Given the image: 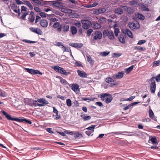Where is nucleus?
<instances>
[{"label":"nucleus","mask_w":160,"mask_h":160,"mask_svg":"<svg viewBox=\"0 0 160 160\" xmlns=\"http://www.w3.org/2000/svg\"><path fill=\"white\" fill-rule=\"evenodd\" d=\"M1 113L5 116L8 120L11 121H14L20 122H23L25 123H28L29 124H32V122L28 119L26 118H17L12 117L9 114L7 113L4 110H1Z\"/></svg>","instance_id":"obj_1"},{"label":"nucleus","mask_w":160,"mask_h":160,"mask_svg":"<svg viewBox=\"0 0 160 160\" xmlns=\"http://www.w3.org/2000/svg\"><path fill=\"white\" fill-rule=\"evenodd\" d=\"M48 103V102L45 98H38L36 100H33L32 106L40 107L45 106Z\"/></svg>","instance_id":"obj_2"},{"label":"nucleus","mask_w":160,"mask_h":160,"mask_svg":"<svg viewBox=\"0 0 160 160\" xmlns=\"http://www.w3.org/2000/svg\"><path fill=\"white\" fill-rule=\"evenodd\" d=\"M52 68L56 72L65 75H68L71 73L70 72H67L63 68L59 67L58 66H53Z\"/></svg>","instance_id":"obj_3"},{"label":"nucleus","mask_w":160,"mask_h":160,"mask_svg":"<svg viewBox=\"0 0 160 160\" xmlns=\"http://www.w3.org/2000/svg\"><path fill=\"white\" fill-rule=\"evenodd\" d=\"M107 96H108V97L105 99V102L106 103H108L111 102L113 99L112 96L111 94L107 93H104L100 95V97L102 99L104 100V98Z\"/></svg>","instance_id":"obj_4"},{"label":"nucleus","mask_w":160,"mask_h":160,"mask_svg":"<svg viewBox=\"0 0 160 160\" xmlns=\"http://www.w3.org/2000/svg\"><path fill=\"white\" fill-rule=\"evenodd\" d=\"M103 35L104 37L107 36H108L109 38L111 40L114 39V38L113 32L108 30H105L103 31Z\"/></svg>","instance_id":"obj_5"},{"label":"nucleus","mask_w":160,"mask_h":160,"mask_svg":"<svg viewBox=\"0 0 160 160\" xmlns=\"http://www.w3.org/2000/svg\"><path fill=\"white\" fill-rule=\"evenodd\" d=\"M129 27L132 30H136L140 28V25L137 22H132L128 23Z\"/></svg>","instance_id":"obj_6"},{"label":"nucleus","mask_w":160,"mask_h":160,"mask_svg":"<svg viewBox=\"0 0 160 160\" xmlns=\"http://www.w3.org/2000/svg\"><path fill=\"white\" fill-rule=\"evenodd\" d=\"M21 12L22 14L21 17V18L23 20L25 19L26 17L28 14V11L27 10V8L24 6H22L21 7Z\"/></svg>","instance_id":"obj_7"},{"label":"nucleus","mask_w":160,"mask_h":160,"mask_svg":"<svg viewBox=\"0 0 160 160\" xmlns=\"http://www.w3.org/2000/svg\"><path fill=\"white\" fill-rule=\"evenodd\" d=\"M25 69L28 72L32 75H35L37 74H39L40 75H42V73L40 72L39 70H34L32 69L25 68Z\"/></svg>","instance_id":"obj_8"},{"label":"nucleus","mask_w":160,"mask_h":160,"mask_svg":"<svg viewBox=\"0 0 160 160\" xmlns=\"http://www.w3.org/2000/svg\"><path fill=\"white\" fill-rule=\"evenodd\" d=\"M93 39L97 40L98 39H100L102 37V34L100 31H95L92 34Z\"/></svg>","instance_id":"obj_9"},{"label":"nucleus","mask_w":160,"mask_h":160,"mask_svg":"<svg viewBox=\"0 0 160 160\" xmlns=\"http://www.w3.org/2000/svg\"><path fill=\"white\" fill-rule=\"evenodd\" d=\"M30 30L32 32H34L38 34L41 35L42 34V32L41 30L38 28H30Z\"/></svg>","instance_id":"obj_10"},{"label":"nucleus","mask_w":160,"mask_h":160,"mask_svg":"<svg viewBox=\"0 0 160 160\" xmlns=\"http://www.w3.org/2000/svg\"><path fill=\"white\" fill-rule=\"evenodd\" d=\"M150 90L152 93H154L155 92L156 85L155 81L152 82L150 85Z\"/></svg>","instance_id":"obj_11"},{"label":"nucleus","mask_w":160,"mask_h":160,"mask_svg":"<svg viewBox=\"0 0 160 160\" xmlns=\"http://www.w3.org/2000/svg\"><path fill=\"white\" fill-rule=\"evenodd\" d=\"M59 1H56L55 2L53 1L52 4L56 7L60 8H62L63 6V4L62 2H59Z\"/></svg>","instance_id":"obj_12"},{"label":"nucleus","mask_w":160,"mask_h":160,"mask_svg":"<svg viewBox=\"0 0 160 160\" xmlns=\"http://www.w3.org/2000/svg\"><path fill=\"white\" fill-rule=\"evenodd\" d=\"M69 85L71 89L74 92L78 91L79 89V85L76 83L72 84Z\"/></svg>","instance_id":"obj_13"},{"label":"nucleus","mask_w":160,"mask_h":160,"mask_svg":"<svg viewBox=\"0 0 160 160\" xmlns=\"http://www.w3.org/2000/svg\"><path fill=\"white\" fill-rule=\"evenodd\" d=\"M40 25L43 28H46L47 27L48 23L47 21L44 19L41 20L39 22Z\"/></svg>","instance_id":"obj_14"},{"label":"nucleus","mask_w":160,"mask_h":160,"mask_svg":"<svg viewBox=\"0 0 160 160\" xmlns=\"http://www.w3.org/2000/svg\"><path fill=\"white\" fill-rule=\"evenodd\" d=\"M106 11V10L105 8H99L98 9H97L94 11L93 13L96 15H98L99 14L105 12Z\"/></svg>","instance_id":"obj_15"},{"label":"nucleus","mask_w":160,"mask_h":160,"mask_svg":"<svg viewBox=\"0 0 160 160\" xmlns=\"http://www.w3.org/2000/svg\"><path fill=\"white\" fill-rule=\"evenodd\" d=\"M53 112L56 114L55 115L54 119L57 120L60 118L61 117L60 115L58 114V111L57 109H56L55 107H53Z\"/></svg>","instance_id":"obj_16"},{"label":"nucleus","mask_w":160,"mask_h":160,"mask_svg":"<svg viewBox=\"0 0 160 160\" xmlns=\"http://www.w3.org/2000/svg\"><path fill=\"white\" fill-rule=\"evenodd\" d=\"M78 75L80 77L82 78H87V73L84 72L80 70H77Z\"/></svg>","instance_id":"obj_17"},{"label":"nucleus","mask_w":160,"mask_h":160,"mask_svg":"<svg viewBox=\"0 0 160 160\" xmlns=\"http://www.w3.org/2000/svg\"><path fill=\"white\" fill-rule=\"evenodd\" d=\"M69 45L76 48H80L83 46L82 44L78 43H70Z\"/></svg>","instance_id":"obj_18"},{"label":"nucleus","mask_w":160,"mask_h":160,"mask_svg":"<svg viewBox=\"0 0 160 160\" xmlns=\"http://www.w3.org/2000/svg\"><path fill=\"white\" fill-rule=\"evenodd\" d=\"M124 74L122 71L118 72L117 75L114 76V78L117 79L121 78L123 76Z\"/></svg>","instance_id":"obj_19"},{"label":"nucleus","mask_w":160,"mask_h":160,"mask_svg":"<svg viewBox=\"0 0 160 160\" xmlns=\"http://www.w3.org/2000/svg\"><path fill=\"white\" fill-rule=\"evenodd\" d=\"M115 13L116 14L121 15L123 13V9L120 8H118L115 9Z\"/></svg>","instance_id":"obj_20"},{"label":"nucleus","mask_w":160,"mask_h":160,"mask_svg":"<svg viewBox=\"0 0 160 160\" xmlns=\"http://www.w3.org/2000/svg\"><path fill=\"white\" fill-rule=\"evenodd\" d=\"M26 104L32 106L33 100L32 99L26 98L24 99Z\"/></svg>","instance_id":"obj_21"},{"label":"nucleus","mask_w":160,"mask_h":160,"mask_svg":"<svg viewBox=\"0 0 160 160\" xmlns=\"http://www.w3.org/2000/svg\"><path fill=\"white\" fill-rule=\"evenodd\" d=\"M135 16L136 18H139L141 20H143L145 18V17L142 14L140 13L139 12H138L135 14Z\"/></svg>","instance_id":"obj_22"},{"label":"nucleus","mask_w":160,"mask_h":160,"mask_svg":"<svg viewBox=\"0 0 160 160\" xmlns=\"http://www.w3.org/2000/svg\"><path fill=\"white\" fill-rule=\"evenodd\" d=\"M134 133L133 132H129L127 131H125L123 132H112L111 133H113L114 134H122L123 135H125L124 133Z\"/></svg>","instance_id":"obj_23"},{"label":"nucleus","mask_w":160,"mask_h":160,"mask_svg":"<svg viewBox=\"0 0 160 160\" xmlns=\"http://www.w3.org/2000/svg\"><path fill=\"white\" fill-rule=\"evenodd\" d=\"M150 140L152 142V144H158L157 138L155 137H151L150 138Z\"/></svg>","instance_id":"obj_24"},{"label":"nucleus","mask_w":160,"mask_h":160,"mask_svg":"<svg viewBox=\"0 0 160 160\" xmlns=\"http://www.w3.org/2000/svg\"><path fill=\"white\" fill-rule=\"evenodd\" d=\"M62 29L63 32H67L69 30V27L68 25L64 24L62 26Z\"/></svg>","instance_id":"obj_25"},{"label":"nucleus","mask_w":160,"mask_h":160,"mask_svg":"<svg viewBox=\"0 0 160 160\" xmlns=\"http://www.w3.org/2000/svg\"><path fill=\"white\" fill-rule=\"evenodd\" d=\"M125 34H127L129 38H133L132 33L128 29H127L125 30Z\"/></svg>","instance_id":"obj_26"},{"label":"nucleus","mask_w":160,"mask_h":160,"mask_svg":"<svg viewBox=\"0 0 160 160\" xmlns=\"http://www.w3.org/2000/svg\"><path fill=\"white\" fill-rule=\"evenodd\" d=\"M70 30L72 35H74L76 34L77 31L76 27L73 26H72L71 27Z\"/></svg>","instance_id":"obj_27"},{"label":"nucleus","mask_w":160,"mask_h":160,"mask_svg":"<svg viewBox=\"0 0 160 160\" xmlns=\"http://www.w3.org/2000/svg\"><path fill=\"white\" fill-rule=\"evenodd\" d=\"M134 67L133 65L131 66L128 68L125 69V71L126 73H129L132 70Z\"/></svg>","instance_id":"obj_28"},{"label":"nucleus","mask_w":160,"mask_h":160,"mask_svg":"<svg viewBox=\"0 0 160 160\" xmlns=\"http://www.w3.org/2000/svg\"><path fill=\"white\" fill-rule=\"evenodd\" d=\"M93 28L94 29H98L100 28L101 26V25L97 22L94 23L93 26Z\"/></svg>","instance_id":"obj_29"},{"label":"nucleus","mask_w":160,"mask_h":160,"mask_svg":"<svg viewBox=\"0 0 160 160\" xmlns=\"http://www.w3.org/2000/svg\"><path fill=\"white\" fill-rule=\"evenodd\" d=\"M24 2V4L27 5L29 8L30 10H32L33 9V6L29 1H26Z\"/></svg>","instance_id":"obj_30"},{"label":"nucleus","mask_w":160,"mask_h":160,"mask_svg":"<svg viewBox=\"0 0 160 160\" xmlns=\"http://www.w3.org/2000/svg\"><path fill=\"white\" fill-rule=\"evenodd\" d=\"M74 135H75L74 137L75 138H80L83 137L82 135L78 132H77L75 133H74Z\"/></svg>","instance_id":"obj_31"},{"label":"nucleus","mask_w":160,"mask_h":160,"mask_svg":"<svg viewBox=\"0 0 160 160\" xmlns=\"http://www.w3.org/2000/svg\"><path fill=\"white\" fill-rule=\"evenodd\" d=\"M81 117L82 118L84 121L88 120H90L91 118V117L89 116H84L82 115H81Z\"/></svg>","instance_id":"obj_32"},{"label":"nucleus","mask_w":160,"mask_h":160,"mask_svg":"<svg viewBox=\"0 0 160 160\" xmlns=\"http://www.w3.org/2000/svg\"><path fill=\"white\" fill-rule=\"evenodd\" d=\"M118 39L119 41L122 43H125V40L123 35H121L118 37Z\"/></svg>","instance_id":"obj_33"},{"label":"nucleus","mask_w":160,"mask_h":160,"mask_svg":"<svg viewBox=\"0 0 160 160\" xmlns=\"http://www.w3.org/2000/svg\"><path fill=\"white\" fill-rule=\"evenodd\" d=\"M39 15L42 17H46L47 15L49 17L52 16V14H48L43 12H40Z\"/></svg>","instance_id":"obj_34"},{"label":"nucleus","mask_w":160,"mask_h":160,"mask_svg":"<svg viewBox=\"0 0 160 160\" xmlns=\"http://www.w3.org/2000/svg\"><path fill=\"white\" fill-rule=\"evenodd\" d=\"M106 82L108 83H111L114 81V80L110 77H108L106 79Z\"/></svg>","instance_id":"obj_35"},{"label":"nucleus","mask_w":160,"mask_h":160,"mask_svg":"<svg viewBox=\"0 0 160 160\" xmlns=\"http://www.w3.org/2000/svg\"><path fill=\"white\" fill-rule=\"evenodd\" d=\"M141 2L145 5L149 4L151 3V0H141Z\"/></svg>","instance_id":"obj_36"},{"label":"nucleus","mask_w":160,"mask_h":160,"mask_svg":"<svg viewBox=\"0 0 160 160\" xmlns=\"http://www.w3.org/2000/svg\"><path fill=\"white\" fill-rule=\"evenodd\" d=\"M134 48L135 50H140L142 51H144L145 50L144 48L139 46H135L134 47Z\"/></svg>","instance_id":"obj_37"},{"label":"nucleus","mask_w":160,"mask_h":160,"mask_svg":"<svg viewBox=\"0 0 160 160\" xmlns=\"http://www.w3.org/2000/svg\"><path fill=\"white\" fill-rule=\"evenodd\" d=\"M60 82L63 85H66L69 84L66 80L61 77L60 78Z\"/></svg>","instance_id":"obj_38"},{"label":"nucleus","mask_w":160,"mask_h":160,"mask_svg":"<svg viewBox=\"0 0 160 160\" xmlns=\"http://www.w3.org/2000/svg\"><path fill=\"white\" fill-rule=\"evenodd\" d=\"M22 41L23 42L28 43H34L36 42L35 41H32L28 39H23Z\"/></svg>","instance_id":"obj_39"},{"label":"nucleus","mask_w":160,"mask_h":160,"mask_svg":"<svg viewBox=\"0 0 160 160\" xmlns=\"http://www.w3.org/2000/svg\"><path fill=\"white\" fill-rule=\"evenodd\" d=\"M127 12L129 14H132L134 10L133 8L129 7L128 8Z\"/></svg>","instance_id":"obj_40"},{"label":"nucleus","mask_w":160,"mask_h":160,"mask_svg":"<svg viewBox=\"0 0 160 160\" xmlns=\"http://www.w3.org/2000/svg\"><path fill=\"white\" fill-rule=\"evenodd\" d=\"M149 117L152 119H153L154 117V113L152 110L150 109L149 110Z\"/></svg>","instance_id":"obj_41"},{"label":"nucleus","mask_w":160,"mask_h":160,"mask_svg":"<svg viewBox=\"0 0 160 160\" xmlns=\"http://www.w3.org/2000/svg\"><path fill=\"white\" fill-rule=\"evenodd\" d=\"M82 23L83 24L82 28H83L85 29H87L89 28V26L87 23L86 22H82Z\"/></svg>","instance_id":"obj_42"},{"label":"nucleus","mask_w":160,"mask_h":160,"mask_svg":"<svg viewBox=\"0 0 160 160\" xmlns=\"http://www.w3.org/2000/svg\"><path fill=\"white\" fill-rule=\"evenodd\" d=\"M110 53L109 52H101L100 53V55L101 56L103 57H105L108 55Z\"/></svg>","instance_id":"obj_43"},{"label":"nucleus","mask_w":160,"mask_h":160,"mask_svg":"<svg viewBox=\"0 0 160 160\" xmlns=\"http://www.w3.org/2000/svg\"><path fill=\"white\" fill-rule=\"evenodd\" d=\"M137 1L135 0L131 1L129 2V4L131 5H137Z\"/></svg>","instance_id":"obj_44"},{"label":"nucleus","mask_w":160,"mask_h":160,"mask_svg":"<svg viewBox=\"0 0 160 160\" xmlns=\"http://www.w3.org/2000/svg\"><path fill=\"white\" fill-rule=\"evenodd\" d=\"M60 25V22H55L53 26V28H58L59 26Z\"/></svg>","instance_id":"obj_45"},{"label":"nucleus","mask_w":160,"mask_h":160,"mask_svg":"<svg viewBox=\"0 0 160 160\" xmlns=\"http://www.w3.org/2000/svg\"><path fill=\"white\" fill-rule=\"evenodd\" d=\"M66 103L67 106L68 107H70L72 106V102L70 99H68L67 100Z\"/></svg>","instance_id":"obj_46"},{"label":"nucleus","mask_w":160,"mask_h":160,"mask_svg":"<svg viewBox=\"0 0 160 160\" xmlns=\"http://www.w3.org/2000/svg\"><path fill=\"white\" fill-rule=\"evenodd\" d=\"M151 76H152V78L149 79H148L147 81V82H149V81H150L152 82H153L155 81L154 80L155 77L154 75H152Z\"/></svg>","instance_id":"obj_47"},{"label":"nucleus","mask_w":160,"mask_h":160,"mask_svg":"<svg viewBox=\"0 0 160 160\" xmlns=\"http://www.w3.org/2000/svg\"><path fill=\"white\" fill-rule=\"evenodd\" d=\"M55 45L58 47L62 46L61 48H64V46L61 42H58L56 43Z\"/></svg>","instance_id":"obj_48"},{"label":"nucleus","mask_w":160,"mask_h":160,"mask_svg":"<svg viewBox=\"0 0 160 160\" xmlns=\"http://www.w3.org/2000/svg\"><path fill=\"white\" fill-rule=\"evenodd\" d=\"M75 65L76 66H79L81 67H83L82 65L79 62L76 61L75 63Z\"/></svg>","instance_id":"obj_49"},{"label":"nucleus","mask_w":160,"mask_h":160,"mask_svg":"<svg viewBox=\"0 0 160 160\" xmlns=\"http://www.w3.org/2000/svg\"><path fill=\"white\" fill-rule=\"evenodd\" d=\"M146 42V41L144 40H141L138 41L137 44L138 45H141L144 43Z\"/></svg>","instance_id":"obj_50"},{"label":"nucleus","mask_w":160,"mask_h":160,"mask_svg":"<svg viewBox=\"0 0 160 160\" xmlns=\"http://www.w3.org/2000/svg\"><path fill=\"white\" fill-rule=\"evenodd\" d=\"M95 128V125H91V126L88 127V128H86V129L90 130H91V131H92V130H94V129Z\"/></svg>","instance_id":"obj_51"},{"label":"nucleus","mask_w":160,"mask_h":160,"mask_svg":"<svg viewBox=\"0 0 160 160\" xmlns=\"http://www.w3.org/2000/svg\"><path fill=\"white\" fill-rule=\"evenodd\" d=\"M98 3L97 2H94L92 4H90L89 5L88 7V8H92V7H94L98 5Z\"/></svg>","instance_id":"obj_52"},{"label":"nucleus","mask_w":160,"mask_h":160,"mask_svg":"<svg viewBox=\"0 0 160 160\" xmlns=\"http://www.w3.org/2000/svg\"><path fill=\"white\" fill-rule=\"evenodd\" d=\"M94 130L90 131H87L85 132V133L88 135L89 136L92 133L94 132Z\"/></svg>","instance_id":"obj_53"},{"label":"nucleus","mask_w":160,"mask_h":160,"mask_svg":"<svg viewBox=\"0 0 160 160\" xmlns=\"http://www.w3.org/2000/svg\"><path fill=\"white\" fill-rule=\"evenodd\" d=\"M106 18H101L98 20V22L100 23H102L105 21Z\"/></svg>","instance_id":"obj_54"},{"label":"nucleus","mask_w":160,"mask_h":160,"mask_svg":"<svg viewBox=\"0 0 160 160\" xmlns=\"http://www.w3.org/2000/svg\"><path fill=\"white\" fill-rule=\"evenodd\" d=\"M15 1L17 4L18 5L24 4V3L20 0H15Z\"/></svg>","instance_id":"obj_55"},{"label":"nucleus","mask_w":160,"mask_h":160,"mask_svg":"<svg viewBox=\"0 0 160 160\" xmlns=\"http://www.w3.org/2000/svg\"><path fill=\"white\" fill-rule=\"evenodd\" d=\"M92 31L93 30L91 29H88L87 31V34L88 35V36H90Z\"/></svg>","instance_id":"obj_56"},{"label":"nucleus","mask_w":160,"mask_h":160,"mask_svg":"<svg viewBox=\"0 0 160 160\" xmlns=\"http://www.w3.org/2000/svg\"><path fill=\"white\" fill-rule=\"evenodd\" d=\"M156 80L157 82H159L160 81V73L158 74L155 77Z\"/></svg>","instance_id":"obj_57"},{"label":"nucleus","mask_w":160,"mask_h":160,"mask_svg":"<svg viewBox=\"0 0 160 160\" xmlns=\"http://www.w3.org/2000/svg\"><path fill=\"white\" fill-rule=\"evenodd\" d=\"M6 96V94L4 92L0 90V96L2 97H5Z\"/></svg>","instance_id":"obj_58"},{"label":"nucleus","mask_w":160,"mask_h":160,"mask_svg":"<svg viewBox=\"0 0 160 160\" xmlns=\"http://www.w3.org/2000/svg\"><path fill=\"white\" fill-rule=\"evenodd\" d=\"M28 19L31 22H33L35 20V17L34 16L29 17Z\"/></svg>","instance_id":"obj_59"},{"label":"nucleus","mask_w":160,"mask_h":160,"mask_svg":"<svg viewBox=\"0 0 160 160\" xmlns=\"http://www.w3.org/2000/svg\"><path fill=\"white\" fill-rule=\"evenodd\" d=\"M131 106H132L131 103L130 104L128 105L127 106H126V107H124L123 109L124 111H125L127 110L128 109H129Z\"/></svg>","instance_id":"obj_60"},{"label":"nucleus","mask_w":160,"mask_h":160,"mask_svg":"<svg viewBox=\"0 0 160 160\" xmlns=\"http://www.w3.org/2000/svg\"><path fill=\"white\" fill-rule=\"evenodd\" d=\"M74 25L78 28L80 27L81 26V24L80 22L75 23Z\"/></svg>","instance_id":"obj_61"},{"label":"nucleus","mask_w":160,"mask_h":160,"mask_svg":"<svg viewBox=\"0 0 160 160\" xmlns=\"http://www.w3.org/2000/svg\"><path fill=\"white\" fill-rule=\"evenodd\" d=\"M65 133L72 135H73L74 133V132L70 131H65Z\"/></svg>","instance_id":"obj_62"},{"label":"nucleus","mask_w":160,"mask_h":160,"mask_svg":"<svg viewBox=\"0 0 160 160\" xmlns=\"http://www.w3.org/2000/svg\"><path fill=\"white\" fill-rule=\"evenodd\" d=\"M34 10L36 12H41V9L40 8H39L38 7H34Z\"/></svg>","instance_id":"obj_63"},{"label":"nucleus","mask_w":160,"mask_h":160,"mask_svg":"<svg viewBox=\"0 0 160 160\" xmlns=\"http://www.w3.org/2000/svg\"><path fill=\"white\" fill-rule=\"evenodd\" d=\"M57 97L58 98H60L62 100H64L66 98V97H65L60 95L57 96Z\"/></svg>","instance_id":"obj_64"}]
</instances>
